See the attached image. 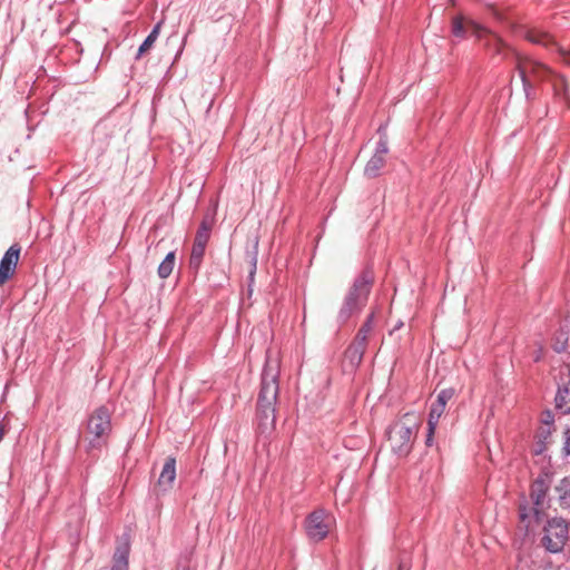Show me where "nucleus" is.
<instances>
[{"label":"nucleus","instance_id":"f257e3e1","mask_svg":"<svg viewBox=\"0 0 570 570\" xmlns=\"http://www.w3.org/2000/svg\"><path fill=\"white\" fill-rule=\"evenodd\" d=\"M279 372V360L268 350L261 375V389L256 403V432L259 439H268L275 430Z\"/></svg>","mask_w":570,"mask_h":570},{"label":"nucleus","instance_id":"f03ea898","mask_svg":"<svg viewBox=\"0 0 570 570\" xmlns=\"http://www.w3.org/2000/svg\"><path fill=\"white\" fill-rule=\"evenodd\" d=\"M469 31H471L478 40L483 41L484 47L489 51L495 55H504L507 43L500 37L490 32L475 20L462 14H458L452 18L451 33L454 38L459 40L465 39Z\"/></svg>","mask_w":570,"mask_h":570},{"label":"nucleus","instance_id":"7ed1b4c3","mask_svg":"<svg viewBox=\"0 0 570 570\" xmlns=\"http://www.w3.org/2000/svg\"><path fill=\"white\" fill-rule=\"evenodd\" d=\"M550 474L548 472L541 473L531 485V500L532 505L528 502L520 503L519 519L524 525L525 531H530L534 524L540 523L543 512V507L547 492L550 488Z\"/></svg>","mask_w":570,"mask_h":570},{"label":"nucleus","instance_id":"20e7f679","mask_svg":"<svg viewBox=\"0 0 570 570\" xmlns=\"http://www.w3.org/2000/svg\"><path fill=\"white\" fill-rule=\"evenodd\" d=\"M371 285L372 275L367 271L354 279L337 314V322L340 324L346 323L354 313L361 311L370 294Z\"/></svg>","mask_w":570,"mask_h":570},{"label":"nucleus","instance_id":"39448f33","mask_svg":"<svg viewBox=\"0 0 570 570\" xmlns=\"http://www.w3.org/2000/svg\"><path fill=\"white\" fill-rule=\"evenodd\" d=\"M416 430L417 419L414 413H405L400 421L391 424L386 433L392 452L399 456H406L412 450Z\"/></svg>","mask_w":570,"mask_h":570},{"label":"nucleus","instance_id":"423d86ee","mask_svg":"<svg viewBox=\"0 0 570 570\" xmlns=\"http://www.w3.org/2000/svg\"><path fill=\"white\" fill-rule=\"evenodd\" d=\"M87 431L91 434L87 450H98L106 444V438L111 432V415L105 405L97 407L88 417Z\"/></svg>","mask_w":570,"mask_h":570},{"label":"nucleus","instance_id":"0eeeda50","mask_svg":"<svg viewBox=\"0 0 570 570\" xmlns=\"http://www.w3.org/2000/svg\"><path fill=\"white\" fill-rule=\"evenodd\" d=\"M541 544L550 553L562 551L568 539V523L563 519L549 520L544 527Z\"/></svg>","mask_w":570,"mask_h":570},{"label":"nucleus","instance_id":"6e6552de","mask_svg":"<svg viewBox=\"0 0 570 570\" xmlns=\"http://www.w3.org/2000/svg\"><path fill=\"white\" fill-rule=\"evenodd\" d=\"M380 139L376 142L374 155L367 161L364 168V175L368 178H375L380 175L385 164V155L389 151L387 138L383 132V127L379 128Z\"/></svg>","mask_w":570,"mask_h":570},{"label":"nucleus","instance_id":"1a4fd4ad","mask_svg":"<svg viewBox=\"0 0 570 570\" xmlns=\"http://www.w3.org/2000/svg\"><path fill=\"white\" fill-rule=\"evenodd\" d=\"M305 530L313 541H322L328 534V525L325 523V511L315 510L305 520Z\"/></svg>","mask_w":570,"mask_h":570},{"label":"nucleus","instance_id":"9d476101","mask_svg":"<svg viewBox=\"0 0 570 570\" xmlns=\"http://www.w3.org/2000/svg\"><path fill=\"white\" fill-rule=\"evenodd\" d=\"M21 247L18 244L11 245L0 259V286L8 282L14 274Z\"/></svg>","mask_w":570,"mask_h":570},{"label":"nucleus","instance_id":"9b49d317","mask_svg":"<svg viewBox=\"0 0 570 570\" xmlns=\"http://www.w3.org/2000/svg\"><path fill=\"white\" fill-rule=\"evenodd\" d=\"M501 56L503 59H512L515 62V69L521 79L525 98L528 100L533 99V86L530 79L527 77V69L522 66V62L520 60V52H518L515 49L507 45L504 48V55Z\"/></svg>","mask_w":570,"mask_h":570},{"label":"nucleus","instance_id":"f8f14e48","mask_svg":"<svg viewBox=\"0 0 570 570\" xmlns=\"http://www.w3.org/2000/svg\"><path fill=\"white\" fill-rule=\"evenodd\" d=\"M366 343H363V337L360 340H353V342L348 345V347L345 351V361L347 362V365L351 371L356 370L360 364L362 363L365 350H366Z\"/></svg>","mask_w":570,"mask_h":570},{"label":"nucleus","instance_id":"ddd939ff","mask_svg":"<svg viewBox=\"0 0 570 570\" xmlns=\"http://www.w3.org/2000/svg\"><path fill=\"white\" fill-rule=\"evenodd\" d=\"M176 479V459L168 456L163 465L160 475L158 478V485L167 491L173 488V483Z\"/></svg>","mask_w":570,"mask_h":570},{"label":"nucleus","instance_id":"4468645a","mask_svg":"<svg viewBox=\"0 0 570 570\" xmlns=\"http://www.w3.org/2000/svg\"><path fill=\"white\" fill-rule=\"evenodd\" d=\"M130 546L128 542H119L112 556V566L110 570H128L129 569Z\"/></svg>","mask_w":570,"mask_h":570},{"label":"nucleus","instance_id":"2eb2a0df","mask_svg":"<svg viewBox=\"0 0 570 570\" xmlns=\"http://www.w3.org/2000/svg\"><path fill=\"white\" fill-rule=\"evenodd\" d=\"M245 255L250 265V268L248 272V286L250 287L252 284L254 283L256 269H257V259H258V237L257 236H255L250 242L247 243Z\"/></svg>","mask_w":570,"mask_h":570},{"label":"nucleus","instance_id":"dca6fc26","mask_svg":"<svg viewBox=\"0 0 570 570\" xmlns=\"http://www.w3.org/2000/svg\"><path fill=\"white\" fill-rule=\"evenodd\" d=\"M523 37L533 45H539L546 48L554 46L552 36L541 29H527L523 33Z\"/></svg>","mask_w":570,"mask_h":570},{"label":"nucleus","instance_id":"f3484780","mask_svg":"<svg viewBox=\"0 0 570 570\" xmlns=\"http://www.w3.org/2000/svg\"><path fill=\"white\" fill-rule=\"evenodd\" d=\"M554 403L557 410L563 414L570 413V380L559 385Z\"/></svg>","mask_w":570,"mask_h":570},{"label":"nucleus","instance_id":"a211bd4d","mask_svg":"<svg viewBox=\"0 0 570 570\" xmlns=\"http://www.w3.org/2000/svg\"><path fill=\"white\" fill-rule=\"evenodd\" d=\"M520 60L522 62V66L527 69V77L530 76L543 79L548 72V69L544 65L532 60L530 58L522 57L520 53Z\"/></svg>","mask_w":570,"mask_h":570},{"label":"nucleus","instance_id":"6ab92c4d","mask_svg":"<svg viewBox=\"0 0 570 570\" xmlns=\"http://www.w3.org/2000/svg\"><path fill=\"white\" fill-rule=\"evenodd\" d=\"M160 27H161V22H158L154 26L151 31L148 33V36L145 38L142 43L139 46L138 51L135 56L136 60H139L142 57V55L145 52H147L153 47V45L156 42V40L159 36V32H160Z\"/></svg>","mask_w":570,"mask_h":570},{"label":"nucleus","instance_id":"aec40b11","mask_svg":"<svg viewBox=\"0 0 570 570\" xmlns=\"http://www.w3.org/2000/svg\"><path fill=\"white\" fill-rule=\"evenodd\" d=\"M175 263H176V253H175V250H170L169 253H167V255L165 256V258L161 261V263L159 264V266L157 268V274H158L159 278L165 279V278L169 277L175 267Z\"/></svg>","mask_w":570,"mask_h":570},{"label":"nucleus","instance_id":"412c9836","mask_svg":"<svg viewBox=\"0 0 570 570\" xmlns=\"http://www.w3.org/2000/svg\"><path fill=\"white\" fill-rule=\"evenodd\" d=\"M559 502L562 508H570V476L563 478L556 487Z\"/></svg>","mask_w":570,"mask_h":570},{"label":"nucleus","instance_id":"4be33fe9","mask_svg":"<svg viewBox=\"0 0 570 570\" xmlns=\"http://www.w3.org/2000/svg\"><path fill=\"white\" fill-rule=\"evenodd\" d=\"M205 248L204 246H199V245H195L193 244V247H191V253H190V257H189V268L195 273L197 274L200 266H202V263H203V258H204V255H205Z\"/></svg>","mask_w":570,"mask_h":570},{"label":"nucleus","instance_id":"5701e85b","mask_svg":"<svg viewBox=\"0 0 570 570\" xmlns=\"http://www.w3.org/2000/svg\"><path fill=\"white\" fill-rule=\"evenodd\" d=\"M210 230L212 226L206 220H203L197 229L194 244L206 247L209 240Z\"/></svg>","mask_w":570,"mask_h":570},{"label":"nucleus","instance_id":"b1692460","mask_svg":"<svg viewBox=\"0 0 570 570\" xmlns=\"http://www.w3.org/2000/svg\"><path fill=\"white\" fill-rule=\"evenodd\" d=\"M444 409L441 405L433 403L430 409L428 426H431V430H435L439 423L440 417L442 416Z\"/></svg>","mask_w":570,"mask_h":570},{"label":"nucleus","instance_id":"393cba45","mask_svg":"<svg viewBox=\"0 0 570 570\" xmlns=\"http://www.w3.org/2000/svg\"><path fill=\"white\" fill-rule=\"evenodd\" d=\"M454 393L455 391L452 387L443 389L439 392L436 401L434 403L441 405L442 409H445L448 401L453 397Z\"/></svg>","mask_w":570,"mask_h":570},{"label":"nucleus","instance_id":"a878e982","mask_svg":"<svg viewBox=\"0 0 570 570\" xmlns=\"http://www.w3.org/2000/svg\"><path fill=\"white\" fill-rule=\"evenodd\" d=\"M568 346V335L567 333H560V335L557 337V342L553 345V350L557 353H562L567 350Z\"/></svg>","mask_w":570,"mask_h":570},{"label":"nucleus","instance_id":"bb28decb","mask_svg":"<svg viewBox=\"0 0 570 570\" xmlns=\"http://www.w3.org/2000/svg\"><path fill=\"white\" fill-rule=\"evenodd\" d=\"M552 430L553 429H550V426H540L537 431L535 439L548 443V440L552 434Z\"/></svg>","mask_w":570,"mask_h":570},{"label":"nucleus","instance_id":"cd10ccee","mask_svg":"<svg viewBox=\"0 0 570 570\" xmlns=\"http://www.w3.org/2000/svg\"><path fill=\"white\" fill-rule=\"evenodd\" d=\"M541 423L542 426H550V429H553L554 415L551 410H546L542 412Z\"/></svg>","mask_w":570,"mask_h":570},{"label":"nucleus","instance_id":"c85d7f7f","mask_svg":"<svg viewBox=\"0 0 570 570\" xmlns=\"http://www.w3.org/2000/svg\"><path fill=\"white\" fill-rule=\"evenodd\" d=\"M370 318L367 320V322H365L362 327L358 330L356 336L354 340H360L363 337V343H366L367 344V333H368V330H370Z\"/></svg>","mask_w":570,"mask_h":570},{"label":"nucleus","instance_id":"c756f323","mask_svg":"<svg viewBox=\"0 0 570 570\" xmlns=\"http://www.w3.org/2000/svg\"><path fill=\"white\" fill-rule=\"evenodd\" d=\"M547 444L548 443L535 439V442H534V444L532 446V450H531L532 454H534V455L543 454V452L547 450Z\"/></svg>","mask_w":570,"mask_h":570},{"label":"nucleus","instance_id":"7c9ffc66","mask_svg":"<svg viewBox=\"0 0 570 570\" xmlns=\"http://www.w3.org/2000/svg\"><path fill=\"white\" fill-rule=\"evenodd\" d=\"M562 451H563L564 455H567V456L570 455V428H567L564 431V443H563Z\"/></svg>","mask_w":570,"mask_h":570},{"label":"nucleus","instance_id":"2f4dec72","mask_svg":"<svg viewBox=\"0 0 570 570\" xmlns=\"http://www.w3.org/2000/svg\"><path fill=\"white\" fill-rule=\"evenodd\" d=\"M434 431L435 430H431V426H428V433H426V440H425V443L428 446L432 445Z\"/></svg>","mask_w":570,"mask_h":570},{"label":"nucleus","instance_id":"473e14b6","mask_svg":"<svg viewBox=\"0 0 570 570\" xmlns=\"http://www.w3.org/2000/svg\"><path fill=\"white\" fill-rule=\"evenodd\" d=\"M177 570H191L188 559H186L185 562L179 561V563L177 566Z\"/></svg>","mask_w":570,"mask_h":570},{"label":"nucleus","instance_id":"72a5a7b5","mask_svg":"<svg viewBox=\"0 0 570 570\" xmlns=\"http://www.w3.org/2000/svg\"><path fill=\"white\" fill-rule=\"evenodd\" d=\"M399 570H410V566L402 559L399 564Z\"/></svg>","mask_w":570,"mask_h":570},{"label":"nucleus","instance_id":"f704fd0d","mask_svg":"<svg viewBox=\"0 0 570 570\" xmlns=\"http://www.w3.org/2000/svg\"><path fill=\"white\" fill-rule=\"evenodd\" d=\"M402 326H403V322H402V321H399V322L395 324V326L393 327V330L391 331V334H392L394 331L400 330Z\"/></svg>","mask_w":570,"mask_h":570}]
</instances>
